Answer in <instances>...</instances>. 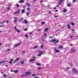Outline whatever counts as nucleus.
<instances>
[{
    "instance_id": "29",
    "label": "nucleus",
    "mask_w": 78,
    "mask_h": 78,
    "mask_svg": "<svg viewBox=\"0 0 78 78\" xmlns=\"http://www.w3.org/2000/svg\"><path fill=\"white\" fill-rule=\"evenodd\" d=\"M44 44H43V45H42L41 46V48H43V47H44Z\"/></svg>"
},
{
    "instance_id": "12",
    "label": "nucleus",
    "mask_w": 78,
    "mask_h": 78,
    "mask_svg": "<svg viewBox=\"0 0 78 78\" xmlns=\"http://www.w3.org/2000/svg\"><path fill=\"white\" fill-rule=\"evenodd\" d=\"M24 23H25L26 24L28 23V21L27 20H24Z\"/></svg>"
},
{
    "instance_id": "36",
    "label": "nucleus",
    "mask_w": 78,
    "mask_h": 78,
    "mask_svg": "<svg viewBox=\"0 0 78 78\" xmlns=\"http://www.w3.org/2000/svg\"><path fill=\"white\" fill-rule=\"evenodd\" d=\"M42 69V68L41 67H39L37 68L38 70H40V69Z\"/></svg>"
},
{
    "instance_id": "63",
    "label": "nucleus",
    "mask_w": 78,
    "mask_h": 78,
    "mask_svg": "<svg viewBox=\"0 0 78 78\" xmlns=\"http://www.w3.org/2000/svg\"><path fill=\"white\" fill-rule=\"evenodd\" d=\"M35 2H36V0H34V3Z\"/></svg>"
},
{
    "instance_id": "51",
    "label": "nucleus",
    "mask_w": 78,
    "mask_h": 78,
    "mask_svg": "<svg viewBox=\"0 0 78 78\" xmlns=\"http://www.w3.org/2000/svg\"><path fill=\"white\" fill-rule=\"evenodd\" d=\"M56 42H57V43L59 42V40H57Z\"/></svg>"
},
{
    "instance_id": "39",
    "label": "nucleus",
    "mask_w": 78,
    "mask_h": 78,
    "mask_svg": "<svg viewBox=\"0 0 78 78\" xmlns=\"http://www.w3.org/2000/svg\"><path fill=\"white\" fill-rule=\"evenodd\" d=\"M40 54H43V52H42V51H40Z\"/></svg>"
},
{
    "instance_id": "10",
    "label": "nucleus",
    "mask_w": 78,
    "mask_h": 78,
    "mask_svg": "<svg viewBox=\"0 0 78 78\" xmlns=\"http://www.w3.org/2000/svg\"><path fill=\"white\" fill-rule=\"evenodd\" d=\"M19 58H18L16 59L15 60L14 62V63H15V62H16V61H19Z\"/></svg>"
},
{
    "instance_id": "53",
    "label": "nucleus",
    "mask_w": 78,
    "mask_h": 78,
    "mask_svg": "<svg viewBox=\"0 0 78 78\" xmlns=\"http://www.w3.org/2000/svg\"><path fill=\"white\" fill-rule=\"evenodd\" d=\"M3 22H1L0 23H1V24H3Z\"/></svg>"
},
{
    "instance_id": "18",
    "label": "nucleus",
    "mask_w": 78,
    "mask_h": 78,
    "mask_svg": "<svg viewBox=\"0 0 78 78\" xmlns=\"http://www.w3.org/2000/svg\"><path fill=\"white\" fill-rule=\"evenodd\" d=\"M70 24H71L72 25V26H73L74 25H75V23L73 22H71L70 23Z\"/></svg>"
},
{
    "instance_id": "60",
    "label": "nucleus",
    "mask_w": 78,
    "mask_h": 78,
    "mask_svg": "<svg viewBox=\"0 0 78 78\" xmlns=\"http://www.w3.org/2000/svg\"><path fill=\"white\" fill-rule=\"evenodd\" d=\"M42 2H43V1H42V0L41 1H40V3H42Z\"/></svg>"
},
{
    "instance_id": "9",
    "label": "nucleus",
    "mask_w": 78,
    "mask_h": 78,
    "mask_svg": "<svg viewBox=\"0 0 78 78\" xmlns=\"http://www.w3.org/2000/svg\"><path fill=\"white\" fill-rule=\"evenodd\" d=\"M14 61V60H13V59L12 58H11L10 59V61L9 62V63L10 64H11L12 62V61Z\"/></svg>"
},
{
    "instance_id": "22",
    "label": "nucleus",
    "mask_w": 78,
    "mask_h": 78,
    "mask_svg": "<svg viewBox=\"0 0 78 78\" xmlns=\"http://www.w3.org/2000/svg\"><path fill=\"white\" fill-rule=\"evenodd\" d=\"M20 63L21 64H24V62H23V61H22L21 62H20Z\"/></svg>"
},
{
    "instance_id": "56",
    "label": "nucleus",
    "mask_w": 78,
    "mask_h": 78,
    "mask_svg": "<svg viewBox=\"0 0 78 78\" xmlns=\"http://www.w3.org/2000/svg\"><path fill=\"white\" fill-rule=\"evenodd\" d=\"M72 31H75V30L74 29H72Z\"/></svg>"
},
{
    "instance_id": "8",
    "label": "nucleus",
    "mask_w": 78,
    "mask_h": 78,
    "mask_svg": "<svg viewBox=\"0 0 78 78\" xmlns=\"http://www.w3.org/2000/svg\"><path fill=\"white\" fill-rule=\"evenodd\" d=\"M54 50L56 53H59V52H60V51L59 50H58L55 48H54Z\"/></svg>"
},
{
    "instance_id": "34",
    "label": "nucleus",
    "mask_w": 78,
    "mask_h": 78,
    "mask_svg": "<svg viewBox=\"0 0 78 78\" xmlns=\"http://www.w3.org/2000/svg\"><path fill=\"white\" fill-rule=\"evenodd\" d=\"M27 5V6H29L30 5L29 4H28V2L26 4V5Z\"/></svg>"
},
{
    "instance_id": "26",
    "label": "nucleus",
    "mask_w": 78,
    "mask_h": 78,
    "mask_svg": "<svg viewBox=\"0 0 78 78\" xmlns=\"http://www.w3.org/2000/svg\"><path fill=\"white\" fill-rule=\"evenodd\" d=\"M62 48V46H60L58 47L59 49H61V48Z\"/></svg>"
},
{
    "instance_id": "62",
    "label": "nucleus",
    "mask_w": 78,
    "mask_h": 78,
    "mask_svg": "<svg viewBox=\"0 0 78 78\" xmlns=\"http://www.w3.org/2000/svg\"><path fill=\"white\" fill-rule=\"evenodd\" d=\"M6 23H8V22H9V21H6Z\"/></svg>"
},
{
    "instance_id": "42",
    "label": "nucleus",
    "mask_w": 78,
    "mask_h": 78,
    "mask_svg": "<svg viewBox=\"0 0 78 78\" xmlns=\"http://www.w3.org/2000/svg\"><path fill=\"white\" fill-rule=\"evenodd\" d=\"M25 37H28V35H25Z\"/></svg>"
},
{
    "instance_id": "54",
    "label": "nucleus",
    "mask_w": 78,
    "mask_h": 78,
    "mask_svg": "<svg viewBox=\"0 0 78 78\" xmlns=\"http://www.w3.org/2000/svg\"><path fill=\"white\" fill-rule=\"evenodd\" d=\"M71 38H72V37H73V36H71Z\"/></svg>"
},
{
    "instance_id": "41",
    "label": "nucleus",
    "mask_w": 78,
    "mask_h": 78,
    "mask_svg": "<svg viewBox=\"0 0 78 78\" xmlns=\"http://www.w3.org/2000/svg\"><path fill=\"white\" fill-rule=\"evenodd\" d=\"M35 74H34L32 75V76H35Z\"/></svg>"
},
{
    "instance_id": "13",
    "label": "nucleus",
    "mask_w": 78,
    "mask_h": 78,
    "mask_svg": "<svg viewBox=\"0 0 78 78\" xmlns=\"http://www.w3.org/2000/svg\"><path fill=\"white\" fill-rule=\"evenodd\" d=\"M48 31V28H46L44 30L45 32H47Z\"/></svg>"
},
{
    "instance_id": "55",
    "label": "nucleus",
    "mask_w": 78,
    "mask_h": 78,
    "mask_svg": "<svg viewBox=\"0 0 78 78\" xmlns=\"http://www.w3.org/2000/svg\"><path fill=\"white\" fill-rule=\"evenodd\" d=\"M26 76V74H25L24 75H22V76Z\"/></svg>"
},
{
    "instance_id": "47",
    "label": "nucleus",
    "mask_w": 78,
    "mask_h": 78,
    "mask_svg": "<svg viewBox=\"0 0 78 78\" xmlns=\"http://www.w3.org/2000/svg\"><path fill=\"white\" fill-rule=\"evenodd\" d=\"M49 38H50V39H51L52 38V37H51V36H49Z\"/></svg>"
},
{
    "instance_id": "35",
    "label": "nucleus",
    "mask_w": 78,
    "mask_h": 78,
    "mask_svg": "<svg viewBox=\"0 0 78 78\" xmlns=\"http://www.w3.org/2000/svg\"><path fill=\"white\" fill-rule=\"evenodd\" d=\"M10 6H10L7 9H8V10H9V9H10Z\"/></svg>"
},
{
    "instance_id": "61",
    "label": "nucleus",
    "mask_w": 78,
    "mask_h": 78,
    "mask_svg": "<svg viewBox=\"0 0 78 78\" xmlns=\"http://www.w3.org/2000/svg\"><path fill=\"white\" fill-rule=\"evenodd\" d=\"M25 53V51H23L22 52V53Z\"/></svg>"
},
{
    "instance_id": "45",
    "label": "nucleus",
    "mask_w": 78,
    "mask_h": 78,
    "mask_svg": "<svg viewBox=\"0 0 78 78\" xmlns=\"http://www.w3.org/2000/svg\"><path fill=\"white\" fill-rule=\"evenodd\" d=\"M38 56H41V54H38Z\"/></svg>"
},
{
    "instance_id": "46",
    "label": "nucleus",
    "mask_w": 78,
    "mask_h": 78,
    "mask_svg": "<svg viewBox=\"0 0 78 78\" xmlns=\"http://www.w3.org/2000/svg\"><path fill=\"white\" fill-rule=\"evenodd\" d=\"M33 58H34V59H36V57L35 56H34L32 57Z\"/></svg>"
},
{
    "instance_id": "15",
    "label": "nucleus",
    "mask_w": 78,
    "mask_h": 78,
    "mask_svg": "<svg viewBox=\"0 0 78 78\" xmlns=\"http://www.w3.org/2000/svg\"><path fill=\"white\" fill-rule=\"evenodd\" d=\"M8 62V61H0V64H2V63H3V62Z\"/></svg>"
},
{
    "instance_id": "58",
    "label": "nucleus",
    "mask_w": 78,
    "mask_h": 78,
    "mask_svg": "<svg viewBox=\"0 0 78 78\" xmlns=\"http://www.w3.org/2000/svg\"><path fill=\"white\" fill-rule=\"evenodd\" d=\"M53 9H56V7H54L53 8Z\"/></svg>"
},
{
    "instance_id": "21",
    "label": "nucleus",
    "mask_w": 78,
    "mask_h": 78,
    "mask_svg": "<svg viewBox=\"0 0 78 78\" xmlns=\"http://www.w3.org/2000/svg\"><path fill=\"white\" fill-rule=\"evenodd\" d=\"M24 1H23V0H21L20 1V3H23L24 2Z\"/></svg>"
},
{
    "instance_id": "6",
    "label": "nucleus",
    "mask_w": 78,
    "mask_h": 78,
    "mask_svg": "<svg viewBox=\"0 0 78 78\" xmlns=\"http://www.w3.org/2000/svg\"><path fill=\"white\" fill-rule=\"evenodd\" d=\"M14 22L15 23L16 22H17V19H18V18H17V17H15L14 18Z\"/></svg>"
},
{
    "instance_id": "19",
    "label": "nucleus",
    "mask_w": 78,
    "mask_h": 78,
    "mask_svg": "<svg viewBox=\"0 0 78 78\" xmlns=\"http://www.w3.org/2000/svg\"><path fill=\"white\" fill-rule=\"evenodd\" d=\"M13 72H14V73H16L19 72V70H16V71L14 70Z\"/></svg>"
},
{
    "instance_id": "52",
    "label": "nucleus",
    "mask_w": 78,
    "mask_h": 78,
    "mask_svg": "<svg viewBox=\"0 0 78 78\" xmlns=\"http://www.w3.org/2000/svg\"><path fill=\"white\" fill-rule=\"evenodd\" d=\"M26 7V6H23V8H25Z\"/></svg>"
},
{
    "instance_id": "1",
    "label": "nucleus",
    "mask_w": 78,
    "mask_h": 78,
    "mask_svg": "<svg viewBox=\"0 0 78 78\" xmlns=\"http://www.w3.org/2000/svg\"><path fill=\"white\" fill-rule=\"evenodd\" d=\"M31 73V72H30V71L27 72L25 73L26 76H27L28 75H30Z\"/></svg>"
},
{
    "instance_id": "59",
    "label": "nucleus",
    "mask_w": 78,
    "mask_h": 78,
    "mask_svg": "<svg viewBox=\"0 0 78 78\" xmlns=\"http://www.w3.org/2000/svg\"><path fill=\"white\" fill-rule=\"evenodd\" d=\"M39 78L38 77H34V78Z\"/></svg>"
},
{
    "instance_id": "23",
    "label": "nucleus",
    "mask_w": 78,
    "mask_h": 78,
    "mask_svg": "<svg viewBox=\"0 0 78 78\" xmlns=\"http://www.w3.org/2000/svg\"><path fill=\"white\" fill-rule=\"evenodd\" d=\"M44 36H47V34L46 33H45L43 35V37H44Z\"/></svg>"
},
{
    "instance_id": "4",
    "label": "nucleus",
    "mask_w": 78,
    "mask_h": 78,
    "mask_svg": "<svg viewBox=\"0 0 78 78\" xmlns=\"http://www.w3.org/2000/svg\"><path fill=\"white\" fill-rule=\"evenodd\" d=\"M62 2H63V1L62 0H60L58 2V5H59L61 3H62Z\"/></svg>"
},
{
    "instance_id": "44",
    "label": "nucleus",
    "mask_w": 78,
    "mask_h": 78,
    "mask_svg": "<svg viewBox=\"0 0 78 78\" xmlns=\"http://www.w3.org/2000/svg\"><path fill=\"white\" fill-rule=\"evenodd\" d=\"M75 1H76V0H73V3H75Z\"/></svg>"
},
{
    "instance_id": "16",
    "label": "nucleus",
    "mask_w": 78,
    "mask_h": 78,
    "mask_svg": "<svg viewBox=\"0 0 78 78\" xmlns=\"http://www.w3.org/2000/svg\"><path fill=\"white\" fill-rule=\"evenodd\" d=\"M23 20V17H21L20 19V21H22V20Z\"/></svg>"
},
{
    "instance_id": "33",
    "label": "nucleus",
    "mask_w": 78,
    "mask_h": 78,
    "mask_svg": "<svg viewBox=\"0 0 78 78\" xmlns=\"http://www.w3.org/2000/svg\"><path fill=\"white\" fill-rule=\"evenodd\" d=\"M16 7H17V8H19V4H16Z\"/></svg>"
},
{
    "instance_id": "3",
    "label": "nucleus",
    "mask_w": 78,
    "mask_h": 78,
    "mask_svg": "<svg viewBox=\"0 0 78 78\" xmlns=\"http://www.w3.org/2000/svg\"><path fill=\"white\" fill-rule=\"evenodd\" d=\"M22 42L21 41L20 43L16 44L14 45V47H17V46L19 45H20V44H22Z\"/></svg>"
},
{
    "instance_id": "24",
    "label": "nucleus",
    "mask_w": 78,
    "mask_h": 78,
    "mask_svg": "<svg viewBox=\"0 0 78 78\" xmlns=\"http://www.w3.org/2000/svg\"><path fill=\"white\" fill-rule=\"evenodd\" d=\"M21 12H22V13H24V12H25V10L24 9H23L21 11Z\"/></svg>"
},
{
    "instance_id": "50",
    "label": "nucleus",
    "mask_w": 78,
    "mask_h": 78,
    "mask_svg": "<svg viewBox=\"0 0 78 78\" xmlns=\"http://www.w3.org/2000/svg\"><path fill=\"white\" fill-rule=\"evenodd\" d=\"M55 18H56V17H58V16H55L54 17Z\"/></svg>"
},
{
    "instance_id": "48",
    "label": "nucleus",
    "mask_w": 78,
    "mask_h": 78,
    "mask_svg": "<svg viewBox=\"0 0 78 78\" xmlns=\"http://www.w3.org/2000/svg\"><path fill=\"white\" fill-rule=\"evenodd\" d=\"M0 27H3V25L0 26Z\"/></svg>"
},
{
    "instance_id": "25",
    "label": "nucleus",
    "mask_w": 78,
    "mask_h": 78,
    "mask_svg": "<svg viewBox=\"0 0 78 78\" xmlns=\"http://www.w3.org/2000/svg\"><path fill=\"white\" fill-rule=\"evenodd\" d=\"M67 6H71V4L70 3H68L67 4Z\"/></svg>"
},
{
    "instance_id": "2",
    "label": "nucleus",
    "mask_w": 78,
    "mask_h": 78,
    "mask_svg": "<svg viewBox=\"0 0 78 78\" xmlns=\"http://www.w3.org/2000/svg\"><path fill=\"white\" fill-rule=\"evenodd\" d=\"M15 30L17 32V33H20V31L19 29H17L16 27H14Z\"/></svg>"
},
{
    "instance_id": "11",
    "label": "nucleus",
    "mask_w": 78,
    "mask_h": 78,
    "mask_svg": "<svg viewBox=\"0 0 78 78\" xmlns=\"http://www.w3.org/2000/svg\"><path fill=\"white\" fill-rule=\"evenodd\" d=\"M56 41H57L56 39H54V40H51V42H56Z\"/></svg>"
},
{
    "instance_id": "27",
    "label": "nucleus",
    "mask_w": 78,
    "mask_h": 78,
    "mask_svg": "<svg viewBox=\"0 0 78 78\" xmlns=\"http://www.w3.org/2000/svg\"><path fill=\"white\" fill-rule=\"evenodd\" d=\"M45 22H41V25H44V24H45Z\"/></svg>"
},
{
    "instance_id": "5",
    "label": "nucleus",
    "mask_w": 78,
    "mask_h": 78,
    "mask_svg": "<svg viewBox=\"0 0 78 78\" xmlns=\"http://www.w3.org/2000/svg\"><path fill=\"white\" fill-rule=\"evenodd\" d=\"M20 10H18L17 12H14L13 14H17V13H19V14H20Z\"/></svg>"
},
{
    "instance_id": "30",
    "label": "nucleus",
    "mask_w": 78,
    "mask_h": 78,
    "mask_svg": "<svg viewBox=\"0 0 78 78\" xmlns=\"http://www.w3.org/2000/svg\"><path fill=\"white\" fill-rule=\"evenodd\" d=\"M27 11H30V8H29V7L27 8Z\"/></svg>"
},
{
    "instance_id": "20",
    "label": "nucleus",
    "mask_w": 78,
    "mask_h": 78,
    "mask_svg": "<svg viewBox=\"0 0 78 78\" xmlns=\"http://www.w3.org/2000/svg\"><path fill=\"white\" fill-rule=\"evenodd\" d=\"M36 65L37 66H41V64L39 63H36Z\"/></svg>"
},
{
    "instance_id": "57",
    "label": "nucleus",
    "mask_w": 78,
    "mask_h": 78,
    "mask_svg": "<svg viewBox=\"0 0 78 78\" xmlns=\"http://www.w3.org/2000/svg\"><path fill=\"white\" fill-rule=\"evenodd\" d=\"M56 43H57V42H56V41L54 42V44H56Z\"/></svg>"
},
{
    "instance_id": "64",
    "label": "nucleus",
    "mask_w": 78,
    "mask_h": 78,
    "mask_svg": "<svg viewBox=\"0 0 78 78\" xmlns=\"http://www.w3.org/2000/svg\"><path fill=\"white\" fill-rule=\"evenodd\" d=\"M9 78H14V77H11Z\"/></svg>"
},
{
    "instance_id": "38",
    "label": "nucleus",
    "mask_w": 78,
    "mask_h": 78,
    "mask_svg": "<svg viewBox=\"0 0 78 78\" xmlns=\"http://www.w3.org/2000/svg\"><path fill=\"white\" fill-rule=\"evenodd\" d=\"M29 13L28 12H27V16H29Z\"/></svg>"
},
{
    "instance_id": "28",
    "label": "nucleus",
    "mask_w": 78,
    "mask_h": 78,
    "mask_svg": "<svg viewBox=\"0 0 78 78\" xmlns=\"http://www.w3.org/2000/svg\"><path fill=\"white\" fill-rule=\"evenodd\" d=\"M67 11V10L66 9H64L63 10V12H66Z\"/></svg>"
},
{
    "instance_id": "43",
    "label": "nucleus",
    "mask_w": 78,
    "mask_h": 78,
    "mask_svg": "<svg viewBox=\"0 0 78 78\" xmlns=\"http://www.w3.org/2000/svg\"><path fill=\"white\" fill-rule=\"evenodd\" d=\"M11 50V49H8L7 51H10Z\"/></svg>"
},
{
    "instance_id": "17",
    "label": "nucleus",
    "mask_w": 78,
    "mask_h": 78,
    "mask_svg": "<svg viewBox=\"0 0 78 78\" xmlns=\"http://www.w3.org/2000/svg\"><path fill=\"white\" fill-rule=\"evenodd\" d=\"M70 24L67 25V27H68V29H70V28H71V27H70Z\"/></svg>"
},
{
    "instance_id": "37",
    "label": "nucleus",
    "mask_w": 78,
    "mask_h": 78,
    "mask_svg": "<svg viewBox=\"0 0 78 78\" xmlns=\"http://www.w3.org/2000/svg\"><path fill=\"white\" fill-rule=\"evenodd\" d=\"M69 69H70V68H69V67H67L66 68V70H69Z\"/></svg>"
},
{
    "instance_id": "32",
    "label": "nucleus",
    "mask_w": 78,
    "mask_h": 78,
    "mask_svg": "<svg viewBox=\"0 0 78 78\" xmlns=\"http://www.w3.org/2000/svg\"><path fill=\"white\" fill-rule=\"evenodd\" d=\"M3 76L4 78H6V75L5 74L3 75Z\"/></svg>"
},
{
    "instance_id": "40",
    "label": "nucleus",
    "mask_w": 78,
    "mask_h": 78,
    "mask_svg": "<svg viewBox=\"0 0 78 78\" xmlns=\"http://www.w3.org/2000/svg\"><path fill=\"white\" fill-rule=\"evenodd\" d=\"M27 30H28V29L27 28H26L24 29L25 31H27Z\"/></svg>"
},
{
    "instance_id": "49",
    "label": "nucleus",
    "mask_w": 78,
    "mask_h": 78,
    "mask_svg": "<svg viewBox=\"0 0 78 78\" xmlns=\"http://www.w3.org/2000/svg\"><path fill=\"white\" fill-rule=\"evenodd\" d=\"M75 50H76L74 49L73 50V52H74Z\"/></svg>"
},
{
    "instance_id": "7",
    "label": "nucleus",
    "mask_w": 78,
    "mask_h": 78,
    "mask_svg": "<svg viewBox=\"0 0 78 78\" xmlns=\"http://www.w3.org/2000/svg\"><path fill=\"white\" fill-rule=\"evenodd\" d=\"M73 73H76V70L75 69H74L73 70Z\"/></svg>"
},
{
    "instance_id": "14",
    "label": "nucleus",
    "mask_w": 78,
    "mask_h": 78,
    "mask_svg": "<svg viewBox=\"0 0 78 78\" xmlns=\"http://www.w3.org/2000/svg\"><path fill=\"white\" fill-rule=\"evenodd\" d=\"M35 61V59H30L29 60V62H31V61Z\"/></svg>"
},
{
    "instance_id": "31",
    "label": "nucleus",
    "mask_w": 78,
    "mask_h": 78,
    "mask_svg": "<svg viewBox=\"0 0 78 78\" xmlns=\"http://www.w3.org/2000/svg\"><path fill=\"white\" fill-rule=\"evenodd\" d=\"M37 47H38V46H35V47H34V49H36V48H37Z\"/></svg>"
}]
</instances>
